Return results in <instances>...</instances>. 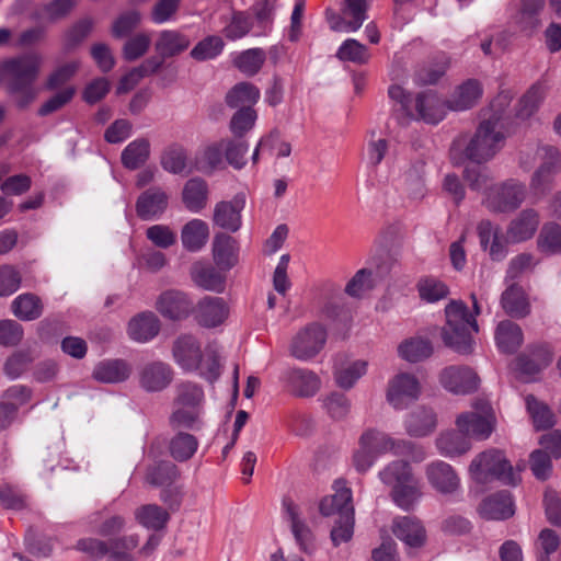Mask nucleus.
Instances as JSON below:
<instances>
[{
    "label": "nucleus",
    "mask_w": 561,
    "mask_h": 561,
    "mask_svg": "<svg viewBox=\"0 0 561 561\" xmlns=\"http://www.w3.org/2000/svg\"><path fill=\"white\" fill-rule=\"evenodd\" d=\"M41 66L42 57L37 54L11 58L1 65L7 92L21 110L26 108L38 95L39 90L35 87V81Z\"/></svg>",
    "instance_id": "f257e3e1"
},
{
    "label": "nucleus",
    "mask_w": 561,
    "mask_h": 561,
    "mask_svg": "<svg viewBox=\"0 0 561 561\" xmlns=\"http://www.w3.org/2000/svg\"><path fill=\"white\" fill-rule=\"evenodd\" d=\"M473 313L471 314L466 304L461 300H453L445 308L446 324L442 329L444 344L461 355L473 352V333H478L479 325L476 316L481 313L476 294H471Z\"/></svg>",
    "instance_id": "f03ea898"
},
{
    "label": "nucleus",
    "mask_w": 561,
    "mask_h": 561,
    "mask_svg": "<svg viewBox=\"0 0 561 561\" xmlns=\"http://www.w3.org/2000/svg\"><path fill=\"white\" fill-rule=\"evenodd\" d=\"M381 482L390 488V497L403 511H411L423 496L422 484L413 474L408 461L394 460L378 473Z\"/></svg>",
    "instance_id": "7ed1b4c3"
},
{
    "label": "nucleus",
    "mask_w": 561,
    "mask_h": 561,
    "mask_svg": "<svg viewBox=\"0 0 561 561\" xmlns=\"http://www.w3.org/2000/svg\"><path fill=\"white\" fill-rule=\"evenodd\" d=\"M510 131H504V122L496 115L483 119L473 137L465 147L467 159L482 163L492 159L501 150Z\"/></svg>",
    "instance_id": "20e7f679"
},
{
    "label": "nucleus",
    "mask_w": 561,
    "mask_h": 561,
    "mask_svg": "<svg viewBox=\"0 0 561 561\" xmlns=\"http://www.w3.org/2000/svg\"><path fill=\"white\" fill-rule=\"evenodd\" d=\"M471 477L479 483L493 479L505 484L515 485L522 481L520 470H514L505 455L497 449H490L477 455L470 466Z\"/></svg>",
    "instance_id": "39448f33"
},
{
    "label": "nucleus",
    "mask_w": 561,
    "mask_h": 561,
    "mask_svg": "<svg viewBox=\"0 0 561 561\" xmlns=\"http://www.w3.org/2000/svg\"><path fill=\"white\" fill-rule=\"evenodd\" d=\"M525 201L526 186L524 182L507 179L490 186L483 203L492 213L508 215L519 209Z\"/></svg>",
    "instance_id": "423d86ee"
},
{
    "label": "nucleus",
    "mask_w": 561,
    "mask_h": 561,
    "mask_svg": "<svg viewBox=\"0 0 561 561\" xmlns=\"http://www.w3.org/2000/svg\"><path fill=\"white\" fill-rule=\"evenodd\" d=\"M472 409L470 412L459 414L456 425L468 438L486 439L495 426L494 411L485 399L474 400Z\"/></svg>",
    "instance_id": "0eeeda50"
},
{
    "label": "nucleus",
    "mask_w": 561,
    "mask_h": 561,
    "mask_svg": "<svg viewBox=\"0 0 561 561\" xmlns=\"http://www.w3.org/2000/svg\"><path fill=\"white\" fill-rule=\"evenodd\" d=\"M327 330L318 322L301 329L293 339L290 354L299 360H309L317 356L325 345Z\"/></svg>",
    "instance_id": "6e6552de"
},
{
    "label": "nucleus",
    "mask_w": 561,
    "mask_h": 561,
    "mask_svg": "<svg viewBox=\"0 0 561 561\" xmlns=\"http://www.w3.org/2000/svg\"><path fill=\"white\" fill-rule=\"evenodd\" d=\"M421 393L417 378L409 373L397 374L388 382L386 399L396 410H403Z\"/></svg>",
    "instance_id": "1a4fd4ad"
},
{
    "label": "nucleus",
    "mask_w": 561,
    "mask_h": 561,
    "mask_svg": "<svg viewBox=\"0 0 561 561\" xmlns=\"http://www.w3.org/2000/svg\"><path fill=\"white\" fill-rule=\"evenodd\" d=\"M282 381L288 392L299 398H310L321 389L320 377L310 369L294 367L286 369Z\"/></svg>",
    "instance_id": "9d476101"
},
{
    "label": "nucleus",
    "mask_w": 561,
    "mask_h": 561,
    "mask_svg": "<svg viewBox=\"0 0 561 561\" xmlns=\"http://www.w3.org/2000/svg\"><path fill=\"white\" fill-rule=\"evenodd\" d=\"M428 484L444 495L455 494L460 489V478L456 470L443 460H435L425 466Z\"/></svg>",
    "instance_id": "9b49d317"
},
{
    "label": "nucleus",
    "mask_w": 561,
    "mask_h": 561,
    "mask_svg": "<svg viewBox=\"0 0 561 561\" xmlns=\"http://www.w3.org/2000/svg\"><path fill=\"white\" fill-rule=\"evenodd\" d=\"M138 382L146 392H161L173 381L171 366L163 362H149L138 369Z\"/></svg>",
    "instance_id": "f8f14e48"
},
{
    "label": "nucleus",
    "mask_w": 561,
    "mask_h": 561,
    "mask_svg": "<svg viewBox=\"0 0 561 561\" xmlns=\"http://www.w3.org/2000/svg\"><path fill=\"white\" fill-rule=\"evenodd\" d=\"M442 386L456 394H467L478 389L480 379L470 367L449 366L439 375Z\"/></svg>",
    "instance_id": "ddd939ff"
},
{
    "label": "nucleus",
    "mask_w": 561,
    "mask_h": 561,
    "mask_svg": "<svg viewBox=\"0 0 561 561\" xmlns=\"http://www.w3.org/2000/svg\"><path fill=\"white\" fill-rule=\"evenodd\" d=\"M359 443L375 456L379 457L388 451L394 455H402L407 449L412 448L411 442L405 439H393L385 432L376 428H367L359 436Z\"/></svg>",
    "instance_id": "4468645a"
},
{
    "label": "nucleus",
    "mask_w": 561,
    "mask_h": 561,
    "mask_svg": "<svg viewBox=\"0 0 561 561\" xmlns=\"http://www.w3.org/2000/svg\"><path fill=\"white\" fill-rule=\"evenodd\" d=\"M156 308L164 318L182 320L192 313L194 304L185 293L170 289L158 297Z\"/></svg>",
    "instance_id": "2eb2a0df"
},
{
    "label": "nucleus",
    "mask_w": 561,
    "mask_h": 561,
    "mask_svg": "<svg viewBox=\"0 0 561 561\" xmlns=\"http://www.w3.org/2000/svg\"><path fill=\"white\" fill-rule=\"evenodd\" d=\"M245 206L243 195H236L230 201H222L215 205L213 214V222L215 226L230 231L237 232L242 225L241 211Z\"/></svg>",
    "instance_id": "dca6fc26"
},
{
    "label": "nucleus",
    "mask_w": 561,
    "mask_h": 561,
    "mask_svg": "<svg viewBox=\"0 0 561 561\" xmlns=\"http://www.w3.org/2000/svg\"><path fill=\"white\" fill-rule=\"evenodd\" d=\"M334 494L321 500L319 510L323 516L337 515V518H344V515L354 516L352 504V491L342 480L334 483Z\"/></svg>",
    "instance_id": "f3484780"
},
{
    "label": "nucleus",
    "mask_w": 561,
    "mask_h": 561,
    "mask_svg": "<svg viewBox=\"0 0 561 561\" xmlns=\"http://www.w3.org/2000/svg\"><path fill=\"white\" fill-rule=\"evenodd\" d=\"M239 242L231 236L219 232L215 234L211 253L216 266L220 271H230L239 262Z\"/></svg>",
    "instance_id": "a211bd4d"
},
{
    "label": "nucleus",
    "mask_w": 561,
    "mask_h": 561,
    "mask_svg": "<svg viewBox=\"0 0 561 561\" xmlns=\"http://www.w3.org/2000/svg\"><path fill=\"white\" fill-rule=\"evenodd\" d=\"M173 358L184 370H196L203 358L201 344L193 335L184 334L173 343Z\"/></svg>",
    "instance_id": "6ab92c4d"
},
{
    "label": "nucleus",
    "mask_w": 561,
    "mask_h": 561,
    "mask_svg": "<svg viewBox=\"0 0 561 561\" xmlns=\"http://www.w3.org/2000/svg\"><path fill=\"white\" fill-rule=\"evenodd\" d=\"M229 311L224 298L207 296L197 304L196 320L205 328H215L226 321Z\"/></svg>",
    "instance_id": "aec40b11"
},
{
    "label": "nucleus",
    "mask_w": 561,
    "mask_h": 561,
    "mask_svg": "<svg viewBox=\"0 0 561 561\" xmlns=\"http://www.w3.org/2000/svg\"><path fill=\"white\" fill-rule=\"evenodd\" d=\"M479 515L488 520H502L514 515L512 496L506 491L491 494L482 500L478 507Z\"/></svg>",
    "instance_id": "412c9836"
},
{
    "label": "nucleus",
    "mask_w": 561,
    "mask_h": 561,
    "mask_svg": "<svg viewBox=\"0 0 561 561\" xmlns=\"http://www.w3.org/2000/svg\"><path fill=\"white\" fill-rule=\"evenodd\" d=\"M523 328L512 320H502L494 331L497 350L503 354H515L524 344Z\"/></svg>",
    "instance_id": "4be33fe9"
},
{
    "label": "nucleus",
    "mask_w": 561,
    "mask_h": 561,
    "mask_svg": "<svg viewBox=\"0 0 561 561\" xmlns=\"http://www.w3.org/2000/svg\"><path fill=\"white\" fill-rule=\"evenodd\" d=\"M169 203L168 194L161 187H150L142 192L136 202V213L144 220L162 215Z\"/></svg>",
    "instance_id": "5701e85b"
},
{
    "label": "nucleus",
    "mask_w": 561,
    "mask_h": 561,
    "mask_svg": "<svg viewBox=\"0 0 561 561\" xmlns=\"http://www.w3.org/2000/svg\"><path fill=\"white\" fill-rule=\"evenodd\" d=\"M392 533L409 547H421L426 539V531L422 523L411 516L396 517L392 522Z\"/></svg>",
    "instance_id": "b1692460"
},
{
    "label": "nucleus",
    "mask_w": 561,
    "mask_h": 561,
    "mask_svg": "<svg viewBox=\"0 0 561 561\" xmlns=\"http://www.w3.org/2000/svg\"><path fill=\"white\" fill-rule=\"evenodd\" d=\"M218 267L195 262L191 267V278L194 284L205 290L222 293L225 290L226 276Z\"/></svg>",
    "instance_id": "393cba45"
},
{
    "label": "nucleus",
    "mask_w": 561,
    "mask_h": 561,
    "mask_svg": "<svg viewBox=\"0 0 561 561\" xmlns=\"http://www.w3.org/2000/svg\"><path fill=\"white\" fill-rule=\"evenodd\" d=\"M160 331V321L151 311H145L133 317L128 322L127 332L131 340L136 342H148L158 335Z\"/></svg>",
    "instance_id": "a878e982"
},
{
    "label": "nucleus",
    "mask_w": 561,
    "mask_h": 561,
    "mask_svg": "<svg viewBox=\"0 0 561 561\" xmlns=\"http://www.w3.org/2000/svg\"><path fill=\"white\" fill-rule=\"evenodd\" d=\"M194 163L195 169L205 174L224 170L226 168V159L221 139L202 148L196 153Z\"/></svg>",
    "instance_id": "bb28decb"
},
{
    "label": "nucleus",
    "mask_w": 561,
    "mask_h": 561,
    "mask_svg": "<svg viewBox=\"0 0 561 561\" xmlns=\"http://www.w3.org/2000/svg\"><path fill=\"white\" fill-rule=\"evenodd\" d=\"M437 415L433 409L419 407L405 420V431L412 437H424L435 431Z\"/></svg>",
    "instance_id": "cd10ccee"
},
{
    "label": "nucleus",
    "mask_w": 561,
    "mask_h": 561,
    "mask_svg": "<svg viewBox=\"0 0 561 561\" xmlns=\"http://www.w3.org/2000/svg\"><path fill=\"white\" fill-rule=\"evenodd\" d=\"M415 108L423 121L436 124L440 122L447 108V101H442L434 92L420 93L415 100Z\"/></svg>",
    "instance_id": "c85d7f7f"
},
{
    "label": "nucleus",
    "mask_w": 561,
    "mask_h": 561,
    "mask_svg": "<svg viewBox=\"0 0 561 561\" xmlns=\"http://www.w3.org/2000/svg\"><path fill=\"white\" fill-rule=\"evenodd\" d=\"M436 448L444 457H459L471 448L469 438L460 430H450L442 432L436 440Z\"/></svg>",
    "instance_id": "c756f323"
},
{
    "label": "nucleus",
    "mask_w": 561,
    "mask_h": 561,
    "mask_svg": "<svg viewBox=\"0 0 561 561\" xmlns=\"http://www.w3.org/2000/svg\"><path fill=\"white\" fill-rule=\"evenodd\" d=\"M208 238V225L202 219L194 218L182 227L181 242L188 252L201 251L206 245Z\"/></svg>",
    "instance_id": "7c9ffc66"
},
{
    "label": "nucleus",
    "mask_w": 561,
    "mask_h": 561,
    "mask_svg": "<svg viewBox=\"0 0 561 561\" xmlns=\"http://www.w3.org/2000/svg\"><path fill=\"white\" fill-rule=\"evenodd\" d=\"M134 518L141 527L159 531L165 528L170 514L164 507L150 503L135 508Z\"/></svg>",
    "instance_id": "2f4dec72"
},
{
    "label": "nucleus",
    "mask_w": 561,
    "mask_h": 561,
    "mask_svg": "<svg viewBox=\"0 0 561 561\" xmlns=\"http://www.w3.org/2000/svg\"><path fill=\"white\" fill-rule=\"evenodd\" d=\"M482 95V88L477 80H468L462 83L447 100V108L450 111H466L471 108Z\"/></svg>",
    "instance_id": "473e14b6"
},
{
    "label": "nucleus",
    "mask_w": 561,
    "mask_h": 561,
    "mask_svg": "<svg viewBox=\"0 0 561 561\" xmlns=\"http://www.w3.org/2000/svg\"><path fill=\"white\" fill-rule=\"evenodd\" d=\"M542 162L533 178V185L539 186L548 183L551 178L561 171V156L558 149L543 146L538 150Z\"/></svg>",
    "instance_id": "72a5a7b5"
},
{
    "label": "nucleus",
    "mask_w": 561,
    "mask_h": 561,
    "mask_svg": "<svg viewBox=\"0 0 561 561\" xmlns=\"http://www.w3.org/2000/svg\"><path fill=\"white\" fill-rule=\"evenodd\" d=\"M190 39L184 34L175 30H165L159 34L154 44V49L161 59L170 58L186 50L190 46Z\"/></svg>",
    "instance_id": "f704fd0d"
},
{
    "label": "nucleus",
    "mask_w": 561,
    "mask_h": 561,
    "mask_svg": "<svg viewBox=\"0 0 561 561\" xmlns=\"http://www.w3.org/2000/svg\"><path fill=\"white\" fill-rule=\"evenodd\" d=\"M131 373L130 366L123 359H108L99 363L92 373L95 380L104 383L125 381Z\"/></svg>",
    "instance_id": "c9c22d12"
},
{
    "label": "nucleus",
    "mask_w": 561,
    "mask_h": 561,
    "mask_svg": "<svg viewBox=\"0 0 561 561\" xmlns=\"http://www.w3.org/2000/svg\"><path fill=\"white\" fill-rule=\"evenodd\" d=\"M140 536L136 533L118 536L108 541L110 559L107 561H137Z\"/></svg>",
    "instance_id": "e433bc0d"
},
{
    "label": "nucleus",
    "mask_w": 561,
    "mask_h": 561,
    "mask_svg": "<svg viewBox=\"0 0 561 561\" xmlns=\"http://www.w3.org/2000/svg\"><path fill=\"white\" fill-rule=\"evenodd\" d=\"M501 306L505 313L512 318H524L526 316V295L524 287L518 282L507 285L501 296Z\"/></svg>",
    "instance_id": "4c0bfd02"
},
{
    "label": "nucleus",
    "mask_w": 561,
    "mask_h": 561,
    "mask_svg": "<svg viewBox=\"0 0 561 561\" xmlns=\"http://www.w3.org/2000/svg\"><path fill=\"white\" fill-rule=\"evenodd\" d=\"M553 352L546 343H536L528 348V382L538 381L541 373L550 366Z\"/></svg>",
    "instance_id": "58836bf2"
},
{
    "label": "nucleus",
    "mask_w": 561,
    "mask_h": 561,
    "mask_svg": "<svg viewBox=\"0 0 561 561\" xmlns=\"http://www.w3.org/2000/svg\"><path fill=\"white\" fill-rule=\"evenodd\" d=\"M182 199L190 211H201L205 208L208 199L207 183L199 178L188 180L183 187Z\"/></svg>",
    "instance_id": "ea45409f"
},
{
    "label": "nucleus",
    "mask_w": 561,
    "mask_h": 561,
    "mask_svg": "<svg viewBox=\"0 0 561 561\" xmlns=\"http://www.w3.org/2000/svg\"><path fill=\"white\" fill-rule=\"evenodd\" d=\"M260 90L250 82L234 84L226 94L225 102L230 108H243L251 106L259 101Z\"/></svg>",
    "instance_id": "a19ab883"
},
{
    "label": "nucleus",
    "mask_w": 561,
    "mask_h": 561,
    "mask_svg": "<svg viewBox=\"0 0 561 561\" xmlns=\"http://www.w3.org/2000/svg\"><path fill=\"white\" fill-rule=\"evenodd\" d=\"M283 505L290 519L295 539L304 551L310 552L312 549L313 536L309 527L299 518L298 506L290 499H285Z\"/></svg>",
    "instance_id": "79ce46f5"
},
{
    "label": "nucleus",
    "mask_w": 561,
    "mask_h": 561,
    "mask_svg": "<svg viewBox=\"0 0 561 561\" xmlns=\"http://www.w3.org/2000/svg\"><path fill=\"white\" fill-rule=\"evenodd\" d=\"M433 351L432 342L421 336L407 339L398 346L400 357L410 363H419L428 358Z\"/></svg>",
    "instance_id": "37998d69"
},
{
    "label": "nucleus",
    "mask_w": 561,
    "mask_h": 561,
    "mask_svg": "<svg viewBox=\"0 0 561 561\" xmlns=\"http://www.w3.org/2000/svg\"><path fill=\"white\" fill-rule=\"evenodd\" d=\"M43 304L38 296L27 293L18 296L12 302V311L23 321H33L43 314Z\"/></svg>",
    "instance_id": "c03bdc74"
},
{
    "label": "nucleus",
    "mask_w": 561,
    "mask_h": 561,
    "mask_svg": "<svg viewBox=\"0 0 561 561\" xmlns=\"http://www.w3.org/2000/svg\"><path fill=\"white\" fill-rule=\"evenodd\" d=\"M150 156V142L146 138H138L122 151V163L129 170H136L140 168Z\"/></svg>",
    "instance_id": "a18cd8bd"
},
{
    "label": "nucleus",
    "mask_w": 561,
    "mask_h": 561,
    "mask_svg": "<svg viewBox=\"0 0 561 561\" xmlns=\"http://www.w3.org/2000/svg\"><path fill=\"white\" fill-rule=\"evenodd\" d=\"M528 414L531 417L533 426L536 431L551 428L557 423V416L550 407L534 396H528Z\"/></svg>",
    "instance_id": "49530a36"
},
{
    "label": "nucleus",
    "mask_w": 561,
    "mask_h": 561,
    "mask_svg": "<svg viewBox=\"0 0 561 561\" xmlns=\"http://www.w3.org/2000/svg\"><path fill=\"white\" fill-rule=\"evenodd\" d=\"M226 164L236 170H241L247 164L249 144L242 138H222Z\"/></svg>",
    "instance_id": "de8ad7c7"
},
{
    "label": "nucleus",
    "mask_w": 561,
    "mask_h": 561,
    "mask_svg": "<svg viewBox=\"0 0 561 561\" xmlns=\"http://www.w3.org/2000/svg\"><path fill=\"white\" fill-rule=\"evenodd\" d=\"M198 447L197 438L188 433L180 432L169 445L171 456L178 461H186L193 457Z\"/></svg>",
    "instance_id": "09e8293b"
},
{
    "label": "nucleus",
    "mask_w": 561,
    "mask_h": 561,
    "mask_svg": "<svg viewBox=\"0 0 561 561\" xmlns=\"http://www.w3.org/2000/svg\"><path fill=\"white\" fill-rule=\"evenodd\" d=\"M256 111L251 106L237 110L230 118L229 130L237 138H242L255 125Z\"/></svg>",
    "instance_id": "8fccbe9b"
},
{
    "label": "nucleus",
    "mask_w": 561,
    "mask_h": 561,
    "mask_svg": "<svg viewBox=\"0 0 561 561\" xmlns=\"http://www.w3.org/2000/svg\"><path fill=\"white\" fill-rule=\"evenodd\" d=\"M266 55L262 48H250L236 57L234 66L242 73L252 77L261 70Z\"/></svg>",
    "instance_id": "3c124183"
},
{
    "label": "nucleus",
    "mask_w": 561,
    "mask_h": 561,
    "mask_svg": "<svg viewBox=\"0 0 561 561\" xmlns=\"http://www.w3.org/2000/svg\"><path fill=\"white\" fill-rule=\"evenodd\" d=\"M161 167L172 174H181L187 167V154L185 149L179 145L168 147L161 154Z\"/></svg>",
    "instance_id": "603ef678"
},
{
    "label": "nucleus",
    "mask_w": 561,
    "mask_h": 561,
    "mask_svg": "<svg viewBox=\"0 0 561 561\" xmlns=\"http://www.w3.org/2000/svg\"><path fill=\"white\" fill-rule=\"evenodd\" d=\"M201 412L197 408L174 407L170 415V425L174 430H198L201 427Z\"/></svg>",
    "instance_id": "864d4df0"
},
{
    "label": "nucleus",
    "mask_w": 561,
    "mask_h": 561,
    "mask_svg": "<svg viewBox=\"0 0 561 561\" xmlns=\"http://www.w3.org/2000/svg\"><path fill=\"white\" fill-rule=\"evenodd\" d=\"M204 400L203 389L192 382H184L178 386L174 407L197 408L202 410Z\"/></svg>",
    "instance_id": "5fc2aeb1"
},
{
    "label": "nucleus",
    "mask_w": 561,
    "mask_h": 561,
    "mask_svg": "<svg viewBox=\"0 0 561 561\" xmlns=\"http://www.w3.org/2000/svg\"><path fill=\"white\" fill-rule=\"evenodd\" d=\"M179 477L178 468L171 461H161L148 469L146 480L154 486L171 484Z\"/></svg>",
    "instance_id": "6e6d98bb"
},
{
    "label": "nucleus",
    "mask_w": 561,
    "mask_h": 561,
    "mask_svg": "<svg viewBox=\"0 0 561 561\" xmlns=\"http://www.w3.org/2000/svg\"><path fill=\"white\" fill-rule=\"evenodd\" d=\"M34 359L35 355L32 350H19L8 357L3 370L9 378L16 379L26 371Z\"/></svg>",
    "instance_id": "4d7b16f0"
},
{
    "label": "nucleus",
    "mask_w": 561,
    "mask_h": 561,
    "mask_svg": "<svg viewBox=\"0 0 561 561\" xmlns=\"http://www.w3.org/2000/svg\"><path fill=\"white\" fill-rule=\"evenodd\" d=\"M253 26L252 18L242 11L232 13L230 22L224 27L222 33L226 38L236 41L244 37Z\"/></svg>",
    "instance_id": "13d9d810"
},
{
    "label": "nucleus",
    "mask_w": 561,
    "mask_h": 561,
    "mask_svg": "<svg viewBox=\"0 0 561 561\" xmlns=\"http://www.w3.org/2000/svg\"><path fill=\"white\" fill-rule=\"evenodd\" d=\"M420 297L427 302H436L446 298L449 289L445 283L436 278H423L417 284Z\"/></svg>",
    "instance_id": "bf43d9fd"
},
{
    "label": "nucleus",
    "mask_w": 561,
    "mask_h": 561,
    "mask_svg": "<svg viewBox=\"0 0 561 561\" xmlns=\"http://www.w3.org/2000/svg\"><path fill=\"white\" fill-rule=\"evenodd\" d=\"M224 45L221 37L216 35L207 36L197 43L190 54L193 59L198 61L213 59L221 53Z\"/></svg>",
    "instance_id": "052dcab7"
},
{
    "label": "nucleus",
    "mask_w": 561,
    "mask_h": 561,
    "mask_svg": "<svg viewBox=\"0 0 561 561\" xmlns=\"http://www.w3.org/2000/svg\"><path fill=\"white\" fill-rule=\"evenodd\" d=\"M151 38L146 33H138L126 41L123 46V57L127 61H134L142 57L149 49Z\"/></svg>",
    "instance_id": "680f3d73"
},
{
    "label": "nucleus",
    "mask_w": 561,
    "mask_h": 561,
    "mask_svg": "<svg viewBox=\"0 0 561 561\" xmlns=\"http://www.w3.org/2000/svg\"><path fill=\"white\" fill-rule=\"evenodd\" d=\"M323 408L333 420H344L351 411V401L340 392H333L323 399Z\"/></svg>",
    "instance_id": "e2e57ef3"
},
{
    "label": "nucleus",
    "mask_w": 561,
    "mask_h": 561,
    "mask_svg": "<svg viewBox=\"0 0 561 561\" xmlns=\"http://www.w3.org/2000/svg\"><path fill=\"white\" fill-rule=\"evenodd\" d=\"M337 58L356 64H365L368 61L369 55L365 45L356 39H346L337 50Z\"/></svg>",
    "instance_id": "0e129e2a"
},
{
    "label": "nucleus",
    "mask_w": 561,
    "mask_h": 561,
    "mask_svg": "<svg viewBox=\"0 0 561 561\" xmlns=\"http://www.w3.org/2000/svg\"><path fill=\"white\" fill-rule=\"evenodd\" d=\"M559 545V536L553 530H541L536 542L537 561H550V554L557 551Z\"/></svg>",
    "instance_id": "69168bd1"
},
{
    "label": "nucleus",
    "mask_w": 561,
    "mask_h": 561,
    "mask_svg": "<svg viewBox=\"0 0 561 561\" xmlns=\"http://www.w3.org/2000/svg\"><path fill=\"white\" fill-rule=\"evenodd\" d=\"M141 14L137 10H129L122 13L113 23L112 34L121 38L130 34L140 23Z\"/></svg>",
    "instance_id": "338daca9"
},
{
    "label": "nucleus",
    "mask_w": 561,
    "mask_h": 561,
    "mask_svg": "<svg viewBox=\"0 0 561 561\" xmlns=\"http://www.w3.org/2000/svg\"><path fill=\"white\" fill-rule=\"evenodd\" d=\"M538 247L542 251H561V227L556 224L546 225L538 238Z\"/></svg>",
    "instance_id": "774afa93"
}]
</instances>
